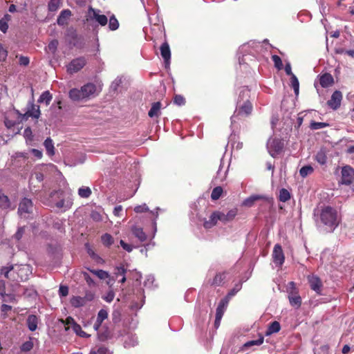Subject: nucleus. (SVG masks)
I'll list each match as a JSON object with an SVG mask.
<instances>
[{
    "instance_id": "f257e3e1",
    "label": "nucleus",
    "mask_w": 354,
    "mask_h": 354,
    "mask_svg": "<svg viewBox=\"0 0 354 354\" xmlns=\"http://www.w3.org/2000/svg\"><path fill=\"white\" fill-rule=\"evenodd\" d=\"M0 273L12 281H26L32 274V267L28 264L14 265L2 268Z\"/></svg>"
},
{
    "instance_id": "f03ea898",
    "label": "nucleus",
    "mask_w": 354,
    "mask_h": 354,
    "mask_svg": "<svg viewBox=\"0 0 354 354\" xmlns=\"http://www.w3.org/2000/svg\"><path fill=\"white\" fill-rule=\"evenodd\" d=\"M97 89L93 83H87L79 88H72L68 93L69 97L74 102L86 100L97 95Z\"/></svg>"
},
{
    "instance_id": "7ed1b4c3",
    "label": "nucleus",
    "mask_w": 354,
    "mask_h": 354,
    "mask_svg": "<svg viewBox=\"0 0 354 354\" xmlns=\"http://www.w3.org/2000/svg\"><path fill=\"white\" fill-rule=\"evenodd\" d=\"M319 220L329 232L333 231L339 223L337 211L329 206L325 207L321 210Z\"/></svg>"
},
{
    "instance_id": "20e7f679",
    "label": "nucleus",
    "mask_w": 354,
    "mask_h": 354,
    "mask_svg": "<svg viewBox=\"0 0 354 354\" xmlns=\"http://www.w3.org/2000/svg\"><path fill=\"white\" fill-rule=\"evenodd\" d=\"M267 147L270 156L274 158L282 152L284 148V142L279 138L270 139Z\"/></svg>"
},
{
    "instance_id": "39448f33",
    "label": "nucleus",
    "mask_w": 354,
    "mask_h": 354,
    "mask_svg": "<svg viewBox=\"0 0 354 354\" xmlns=\"http://www.w3.org/2000/svg\"><path fill=\"white\" fill-rule=\"evenodd\" d=\"M100 12V10H96L90 7L88 10L86 20H95L100 26H106L108 23V18L106 15H101Z\"/></svg>"
},
{
    "instance_id": "423d86ee",
    "label": "nucleus",
    "mask_w": 354,
    "mask_h": 354,
    "mask_svg": "<svg viewBox=\"0 0 354 354\" xmlns=\"http://www.w3.org/2000/svg\"><path fill=\"white\" fill-rule=\"evenodd\" d=\"M289 292H288V299L292 306L295 308H299L301 304V298L298 295L296 290L295 283L291 281L288 283Z\"/></svg>"
},
{
    "instance_id": "0eeeda50",
    "label": "nucleus",
    "mask_w": 354,
    "mask_h": 354,
    "mask_svg": "<svg viewBox=\"0 0 354 354\" xmlns=\"http://www.w3.org/2000/svg\"><path fill=\"white\" fill-rule=\"evenodd\" d=\"M86 64V59L84 57H80L71 60L67 65L66 71L69 74L76 73L80 71Z\"/></svg>"
},
{
    "instance_id": "6e6552de",
    "label": "nucleus",
    "mask_w": 354,
    "mask_h": 354,
    "mask_svg": "<svg viewBox=\"0 0 354 354\" xmlns=\"http://www.w3.org/2000/svg\"><path fill=\"white\" fill-rule=\"evenodd\" d=\"M32 203L30 199L24 198L20 202L18 209V213L21 217L28 218L32 213Z\"/></svg>"
},
{
    "instance_id": "1a4fd4ad",
    "label": "nucleus",
    "mask_w": 354,
    "mask_h": 354,
    "mask_svg": "<svg viewBox=\"0 0 354 354\" xmlns=\"http://www.w3.org/2000/svg\"><path fill=\"white\" fill-rule=\"evenodd\" d=\"M342 176L340 183L349 185L354 180V169L350 166H344L342 169Z\"/></svg>"
},
{
    "instance_id": "9d476101",
    "label": "nucleus",
    "mask_w": 354,
    "mask_h": 354,
    "mask_svg": "<svg viewBox=\"0 0 354 354\" xmlns=\"http://www.w3.org/2000/svg\"><path fill=\"white\" fill-rule=\"evenodd\" d=\"M252 104L249 101L245 102L243 104L239 105L234 111V115L232 116V122H235V118L238 115H248L252 111Z\"/></svg>"
},
{
    "instance_id": "9b49d317",
    "label": "nucleus",
    "mask_w": 354,
    "mask_h": 354,
    "mask_svg": "<svg viewBox=\"0 0 354 354\" xmlns=\"http://www.w3.org/2000/svg\"><path fill=\"white\" fill-rule=\"evenodd\" d=\"M273 262L279 266H281L284 262L285 257L281 246L276 244L272 252Z\"/></svg>"
},
{
    "instance_id": "f8f14e48",
    "label": "nucleus",
    "mask_w": 354,
    "mask_h": 354,
    "mask_svg": "<svg viewBox=\"0 0 354 354\" xmlns=\"http://www.w3.org/2000/svg\"><path fill=\"white\" fill-rule=\"evenodd\" d=\"M342 99V93L339 91H335L328 101V104L333 109H337L340 106Z\"/></svg>"
},
{
    "instance_id": "ddd939ff",
    "label": "nucleus",
    "mask_w": 354,
    "mask_h": 354,
    "mask_svg": "<svg viewBox=\"0 0 354 354\" xmlns=\"http://www.w3.org/2000/svg\"><path fill=\"white\" fill-rule=\"evenodd\" d=\"M259 200H263L266 201L268 203H271V200L264 196L262 195H252L250 197L245 198L243 202V205L245 207H250L254 205V203Z\"/></svg>"
},
{
    "instance_id": "4468645a",
    "label": "nucleus",
    "mask_w": 354,
    "mask_h": 354,
    "mask_svg": "<svg viewBox=\"0 0 354 354\" xmlns=\"http://www.w3.org/2000/svg\"><path fill=\"white\" fill-rule=\"evenodd\" d=\"M236 214V209H230L227 211L226 213L218 211L220 221H221L223 223H227V222L232 221L235 218Z\"/></svg>"
},
{
    "instance_id": "2eb2a0df",
    "label": "nucleus",
    "mask_w": 354,
    "mask_h": 354,
    "mask_svg": "<svg viewBox=\"0 0 354 354\" xmlns=\"http://www.w3.org/2000/svg\"><path fill=\"white\" fill-rule=\"evenodd\" d=\"M218 221H220L218 211H215L210 215L209 220L204 221L203 227L205 229H210L215 226Z\"/></svg>"
},
{
    "instance_id": "dca6fc26",
    "label": "nucleus",
    "mask_w": 354,
    "mask_h": 354,
    "mask_svg": "<svg viewBox=\"0 0 354 354\" xmlns=\"http://www.w3.org/2000/svg\"><path fill=\"white\" fill-rule=\"evenodd\" d=\"M160 54L164 59L166 66L169 64L171 58V52L169 44L167 42L163 43L160 46Z\"/></svg>"
},
{
    "instance_id": "f3484780",
    "label": "nucleus",
    "mask_w": 354,
    "mask_h": 354,
    "mask_svg": "<svg viewBox=\"0 0 354 354\" xmlns=\"http://www.w3.org/2000/svg\"><path fill=\"white\" fill-rule=\"evenodd\" d=\"M108 311L105 309H101L97 316L96 321L93 325V328L95 330H98L100 327L101 326L104 320L107 319L108 317Z\"/></svg>"
},
{
    "instance_id": "a211bd4d",
    "label": "nucleus",
    "mask_w": 354,
    "mask_h": 354,
    "mask_svg": "<svg viewBox=\"0 0 354 354\" xmlns=\"http://www.w3.org/2000/svg\"><path fill=\"white\" fill-rule=\"evenodd\" d=\"M319 83L323 88H327L333 84L334 79L330 74L324 73L320 76Z\"/></svg>"
},
{
    "instance_id": "6ab92c4d",
    "label": "nucleus",
    "mask_w": 354,
    "mask_h": 354,
    "mask_svg": "<svg viewBox=\"0 0 354 354\" xmlns=\"http://www.w3.org/2000/svg\"><path fill=\"white\" fill-rule=\"evenodd\" d=\"M308 281L311 289L315 290L316 292L319 293L322 288V282L320 279L315 276L308 277Z\"/></svg>"
},
{
    "instance_id": "aec40b11",
    "label": "nucleus",
    "mask_w": 354,
    "mask_h": 354,
    "mask_svg": "<svg viewBox=\"0 0 354 354\" xmlns=\"http://www.w3.org/2000/svg\"><path fill=\"white\" fill-rule=\"evenodd\" d=\"M71 16V11L70 10H64L59 14L57 18V24L60 26L66 24L67 20Z\"/></svg>"
},
{
    "instance_id": "412c9836",
    "label": "nucleus",
    "mask_w": 354,
    "mask_h": 354,
    "mask_svg": "<svg viewBox=\"0 0 354 354\" xmlns=\"http://www.w3.org/2000/svg\"><path fill=\"white\" fill-rule=\"evenodd\" d=\"M133 235L138 239L140 242H143L147 239V235L144 232L142 228L133 226L131 228Z\"/></svg>"
},
{
    "instance_id": "4be33fe9",
    "label": "nucleus",
    "mask_w": 354,
    "mask_h": 354,
    "mask_svg": "<svg viewBox=\"0 0 354 354\" xmlns=\"http://www.w3.org/2000/svg\"><path fill=\"white\" fill-rule=\"evenodd\" d=\"M38 319L36 315H30L27 318L28 328L30 331H35L37 328Z\"/></svg>"
},
{
    "instance_id": "5701e85b",
    "label": "nucleus",
    "mask_w": 354,
    "mask_h": 354,
    "mask_svg": "<svg viewBox=\"0 0 354 354\" xmlns=\"http://www.w3.org/2000/svg\"><path fill=\"white\" fill-rule=\"evenodd\" d=\"M281 329V326L279 322L274 321L270 324L267 330L266 331V335L269 336L273 333H276L279 332Z\"/></svg>"
},
{
    "instance_id": "b1692460",
    "label": "nucleus",
    "mask_w": 354,
    "mask_h": 354,
    "mask_svg": "<svg viewBox=\"0 0 354 354\" xmlns=\"http://www.w3.org/2000/svg\"><path fill=\"white\" fill-rule=\"evenodd\" d=\"M11 206L8 197L0 189V207L2 209H8Z\"/></svg>"
},
{
    "instance_id": "393cba45",
    "label": "nucleus",
    "mask_w": 354,
    "mask_h": 354,
    "mask_svg": "<svg viewBox=\"0 0 354 354\" xmlns=\"http://www.w3.org/2000/svg\"><path fill=\"white\" fill-rule=\"evenodd\" d=\"M228 299L227 298H223L221 300L216 312V315L221 316L223 317L224 312L228 304Z\"/></svg>"
},
{
    "instance_id": "a878e982",
    "label": "nucleus",
    "mask_w": 354,
    "mask_h": 354,
    "mask_svg": "<svg viewBox=\"0 0 354 354\" xmlns=\"http://www.w3.org/2000/svg\"><path fill=\"white\" fill-rule=\"evenodd\" d=\"M11 20V16L6 14L3 18L0 19V30L3 32H6L8 29V21Z\"/></svg>"
},
{
    "instance_id": "bb28decb",
    "label": "nucleus",
    "mask_w": 354,
    "mask_h": 354,
    "mask_svg": "<svg viewBox=\"0 0 354 354\" xmlns=\"http://www.w3.org/2000/svg\"><path fill=\"white\" fill-rule=\"evenodd\" d=\"M44 145L46 148L47 153L52 156L55 154L54 144L51 138H48L45 140Z\"/></svg>"
},
{
    "instance_id": "cd10ccee",
    "label": "nucleus",
    "mask_w": 354,
    "mask_h": 354,
    "mask_svg": "<svg viewBox=\"0 0 354 354\" xmlns=\"http://www.w3.org/2000/svg\"><path fill=\"white\" fill-rule=\"evenodd\" d=\"M71 304L75 308H80L86 305L83 297L79 296H73L71 299Z\"/></svg>"
},
{
    "instance_id": "c85d7f7f",
    "label": "nucleus",
    "mask_w": 354,
    "mask_h": 354,
    "mask_svg": "<svg viewBox=\"0 0 354 354\" xmlns=\"http://www.w3.org/2000/svg\"><path fill=\"white\" fill-rule=\"evenodd\" d=\"M161 107V104L159 102H155L152 104L151 109L149 110L148 115L149 117L153 118L158 116Z\"/></svg>"
},
{
    "instance_id": "c756f323",
    "label": "nucleus",
    "mask_w": 354,
    "mask_h": 354,
    "mask_svg": "<svg viewBox=\"0 0 354 354\" xmlns=\"http://www.w3.org/2000/svg\"><path fill=\"white\" fill-rule=\"evenodd\" d=\"M52 100V95L49 91H44L39 97L38 102L48 105Z\"/></svg>"
},
{
    "instance_id": "7c9ffc66",
    "label": "nucleus",
    "mask_w": 354,
    "mask_h": 354,
    "mask_svg": "<svg viewBox=\"0 0 354 354\" xmlns=\"http://www.w3.org/2000/svg\"><path fill=\"white\" fill-rule=\"evenodd\" d=\"M91 189L88 187L82 186L78 189V195L81 198H87L91 195Z\"/></svg>"
},
{
    "instance_id": "2f4dec72",
    "label": "nucleus",
    "mask_w": 354,
    "mask_h": 354,
    "mask_svg": "<svg viewBox=\"0 0 354 354\" xmlns=\"http://www.w3.org/2000/svg\"><path fill=\"white\" fill-rule=\"evenodd\" d=\"M58 44V41L57 39H53L50 41L48 46L46 48V50L48 53H50L53 55H55L57 51Z\"/></svg>"
},
{
    "instance_id": "473e14b6",
    "label": "nucleus",
    "mask_w": 354,
    "mask_h": 354,
    "mask_svg": "<svg viewBox=\"0 0 354 354\" xmlns=\"http://www.w3.org/2000/svg\"><path fill=\"white\" fill-rule=\"evenodd\" d=\"M315 160L320 164V165H325L327 161V156L326 155V153L324 151L321 150L318 151L315 156Z\"/></svg>"
},
{
    "instance_id": "72a5a7b5",
    "label": "nucleus",
    "mask_w": 354,
    "mask_h": 354,
    "mask_svg": "<svg viewBox=\"0 0 354 354\" xmlns=\"http://www.w3.org/2000/svg\"><path fill=\"white\" fill-rule=\"evenodd\" d=\"M290 84L292 88L294 89L295 95H297L299 94V83L295 75H292V76H290Z\"/></svg>"
},
{
    "instance_id": "f704fd0d",
    "label": "nucleus",
    "mask_w": 354,
    "mask_h": 354,
    "mask_svg": "<svg viewBox=\"0 0 354 354\" xmlns=\"http://www.w3.org/2000/svg\"><path fill=\"white\" fill-rule=\"evenodd\" d=\"M313 168L310 165L302 167L299 170V174L302 178H306L313 172Z\"/></svg>"
},
{
    "instance_id": "c9c22d12",
    "label": "nucleus",
    "mask_w": 354,
    "mask_h": 354,
    "mask_svg": "<svg viewBox=\"0 0 354 354\" xmlns=\"http://www.w3.org/2000/svg\"><path fill=\"white\" fill-rule=\"evenodd\" d=\"M263 337L261 336L259 339L256 340H251L245 343L243 345V348H248L253 346H260L263 343Z\"/></svg>"
},
{
    "instance_id": "e433bc0d",
    "label": "nucleus",
    "mask_w": 354,
    "mask_h": 354,
    "mask_svg": "<svg viewBox=\"0 0 354 354\" xmlns=\"http://www.w3.org/2000/svg\"><path fill=\"white\" fill-rule=\"evenodd\" d=\"M62 0H50L48 10L50 12L56 11L62 5Z\"/></svg>"
},
{
    "instance_id": "4c0bfd02",
    "label": "nucleus",
    "mask_w": 354,
    "mask_h": 354,
    "mask_svg": "<svg viewBox=\"0 0 354 354\" xmlns=\"http://www.w3.org/2000/svg\"><path fill=\"white\" fill-rule=\"evenodd\" d=\"M119 28V22L114 15H112L109 18V28L110 30L114 31Z\"/></svg>"
},
{
    "instance_id": "58836bf2",
    "label": "nucleus",
    "mask_w": 354,
    "mask_h": 354,
    "mask_svg": "<svg viewBox=\"0 0 354 354\" xmlns=\"http://www.w3.org/2000/svg\"><path fill=\"white\" fill-rule=\"evenodd\" d=\"M290 198V192L286 189H281L279 191V199L281 202H286Z\"/></svg>"
},
{
    "instance_id": "ea45409f",
    "label": "nucleus",
    "mask_w": 354,
    "mask_h": 354,
    "mask_svg": "<svg viewBox=\"0 0 354 354\" xmlns=\"http://www.w3.org/2000/svg\"><path fill=\"white\" fill-rule=\"evenodd\" d=\"M90 271L100 279H105L109 277V274L102 270H90Z\"/></svg>"
},
{
    "instance_id": "a19ab883",
    "label": "nucleus",
    "mask_w": 354,
    "mask_h": 354,
    "mask_svg": "<svg viewBox=\"0 0 354 354\" xmlns=\"http://www.w3.org/2000/svg\"><path fill=\"white\" fill-rule=\"evenodd\" d=\"M223 193V189L221 187L218 186L214 188L211 194V198L213 201L218 200Z\"/></svg>"
},
{
    "instance_id": "79ce46f5",
    "label": "nucleus",
    "mask_w": 354,
    "mask_h": 354,
    "mask_svg": "<svg viewBox=\"0 0 354 354\" xmlns=\"http://www.w3.org/2000/svg\"><path fill=\"white\" fill-rule=\"evenodd\" d=\"M73 330L76 333V335H77L78 336H80L81 337H88L90 336L86 332L82 330V327L78 324H74V327H73Z\"/></svg>"
},
{
    "instance_id": "37998d69",
    "label": "nucleus",
    "mask_w": 354,
    "mask_h": 354,
    "mask_svg": "<svg viewBox=\"0 0 354 354\" xmlns=\"http://www.w3.org/2000/svg\"><path fill=\"white\" fill-rule=\"evenodd\" d=\"M27 114L32 118H38L40 115L39 107L38 106L32 105L31 109L27 112Z\"/></svg>"
},
{
    "instance_id": "c03bdc74",
    "label": "nucleus",
    "mask_w": 354,
    "mask_h": 354,
    "mask_svg": "<svg viewBox=\"0 0 354 354\" xmlns=\"http://www.w3.org/2000/svg\"><path fill=\"white\" fill-rule=\"evenodd\" d=\"M102 241L104 245L110 246L113 243V239L109 234H105L102 236Z\"/></svg>"
},
{
    "instance_id": "a18cd8bd",
    "label": "nucleus",
    "mask_w": 354,
    "mask_h": 354,
    "mask_svg": "<svg viewBox=\"0 0 354 354\" xmlns=\"http://www.w3.org/2000/svg\"><path fill=\"white\" fill-rule=\"evenodd\" d=\"M272 59L274 64V66L278 70H281L283 68V64L281 59L277 55H274L272 56Z\"/></svg>"
},
{
    "instance_id": "49530a36",
    "label": "nucleus",
    "mask_w": 354,
    "mask_h": 354,
    "mask_svg": "<svg viewBox=\"0 0 354 354\" xmlns=\"http://www.w3.org/2000/svg\"><path fill=\"white\" fill-rule=\"evenodd\" d=\"M328 126V124L325 122H312L310 123V127L311 129L317 130L323 129Z\"/></svg>"
},
{
    "instance_id": "de8ad7c7",
    "label": "nucleus",
    "mask_w": 354,
    "mask_h": 354,
    "mask_svg": "<svg viewBox=\"0 0 354 354\" xmlns=\"http://www.w3.org/2000/svg\"><path fill=\"white\" fill-rule=\"evenodd\" d=\"M33 348V342L31 340L24 342L21 346V350L24 352L30 351Z\"/></svg>"
},
{
    "instance_id": "09e8293b",
    "label": "nucleus",
    "mask_w": 354,
    "mask_h": 354,
    "mask_svg": "<svg viewBox=\"0 0 354 354\" xmlns=\"http://www.w3.org/2000/svg\"><path fill=\"white\" fill-rule=\"evenodd\" d=\"M134 211L136 213H142L149 211V209L148 206L145 203H144L142 205L136 206L134 207Z\"/></svg>"
},
{
    "instance_id": "8fccbe9b",
    "label": "nucleus",
    "mask_w": 354,
    "mask_h": 354,
    "mask_svg": "<svg viewBox=\"0 0 354 354\" xmlns=\"http://www.w3.org/2000/svg\"><path fill=\"white\" fill-rule=\"evenodd\" d=\"M64 323L66 325H67V326L65 327V330H68L69 329V326H71L72 328H73L74 327V324H77L73 318H72L71 317H68L66 320L64 321Z\"/></svg>"
},
{
    "instance_id": "3c124183",
    "label": "nucleus",
    "mask_w": 354,
    "mask_h": 354,
    "mask_svg": "<svg viewBox=\"0 0 354 354\" xmlns=\"http://www.w3.org/2000/svg\"><path fill=\"white\" fill-rule=\"evenodd\" d=\"M125 273L126 269L124 268V266H118L115 268L114 274L116 277H118L119 276H124Z\"/></svg>"
},
{
    "instance_id": "603ef678",
    "label": "nucleus",
    "mask_w": 354,
    "mask_h": 354,
    "mask_svg": "<svg viewBox=\"0 0 354 354\" xmlns=\"http://www.w3.org/2000/svg\"><path fill=\"white\" fill-rule=\"evenodd\" d=\"M174 103H175L176 104H177V105H178V106H181V105L185 104V98H184L182 95H176L174 97Z\"/></svg>"
},
{
    "instance_id": "864d4df0",
    "label": "nucleus",
    "mask_w": 354,
    "mask_h": 354,
    "mask_svg": "<svg viewBox=\"0 0 354 354\" xmlns=\"http://www.w3.org/2000/svg\"><path fill=\"white\" fill-rule=\"evenodd\" d=\"M68 294V287L66 286H60L59 295L60 297H66Z\"/></svg>"
},
{
    "instance_id": "5fc2aeb1",
    "label": "nucleus",
    "mask_w": 354,
    "mask_h": 354,
    "mask_svg": "<svg viewBox=\"0 0 354 354\" xmlns=\"http://www.w3.org/2000/svg\"><path fill=\"white\" fill-rule=\"evenodd\" d=\"M82 274L84 280L86 281L88 286H92L95 285L93 279L90 277V275L87 272H82Z\"/></svg>"
},
{
    "instance_id": "6e6d98bb",
    "label": "nucleus",
    "mask_w": 354,
    "mask_h": 354,
    "mask_svg": "<svg viewBox=\"0 0 354 354\" xmlns=\"http://www.w3.org/2000/svg\"><path fill=\"white\" fill-rule=\"evenodd\" d=\"M120 244L121 247L128 252H131L133 250V246L130 244L125 243L123 240H120Z\"/></svg>"
},
{
    "instance_id": "4d7b16f0",
    "label": "nucleus",
    "mask_w": 354,
    "mask_h": 354,
    "mask_svg": "<svg viewBox=\"0 0 354 354\" xmlns=\"http://www.w3.org/2000/svg\"><path fill=\"white\" fill-rule=\"evenodd\" d=\"M95 295L93 292L91 291H88L86 292L84 297H83V299L86 304L88 301H91L94 299Z\"/></svg>"
},
{
    "instance_id": "13d9d810",
    "label": "nucleus",
    "mask_w": 354,
    "mask_h": 354,
    "mask_svg": "<svg viewBox=\"0 0 354 354\" xmlns=\"http://www.w3.org/2000/svg\"><path fill=\"white\" fill-rule=\"evenodd\" d=\"M8 55V52L5 50L2 45L0 44V61H4Z\"/></svg>"
},
{
    "instance_id": "bf43d9fd",
    "label": "nucleus",
    "mask_w": 354,
    "mask_h": 354,
    "mask_svg": "<svg viewBox=\"0 0 354 354\" xmlns=\"http://www.w3.org/2000/svg\"><path fill=\"white\" fill-rule=\"evenodd\" d=\"M91 216L95 221H100L102 219V215L96 211H93L91 214Z\"/></svg>"
},
{
    "instance_id": "052dcab7",
    "label": "nucleus",
    "mask_w": 354,
    "mask_h": 354,
    "mask_svg": "<svg viewBox=\"0 0 354 354\" xmlns=\"http://www.w3.org/2000/svg\"><path fill=\"white\" fill-rule=\"evenodd\" d=\"M24 233V227L19 228L17 232H16V234L14 236L15 239H16L17 241H19L21 239Z\"/></svg>"
},
{
    "instance_id": "680f3d73",
    "label": "nucleus",
    "mask_w": 354,
    "mask_h": 354,
    "mask_svg": "<svg viewBox=\"0 0 354 354\" xmlns=\"http://www.w3.org/2000/svg\"><path fill=\"white\" fill-rule=\"evenodd\" d=\"M5 289H6V284L4 281L0 280V296L1 297H4L5 293Z\"/></svg>"
},
{
    "instance_id": "e2e57ef3",
    "label": "nucleus",
    "mask_w": 354,
    "mask_h": 354,
    "mask_svg": "<svg viewBox=\"0 0 354 354\" xmlns=\"http://www.w3.org/2000/svg\"><path fill=\"white\" fill-rule=\"evenodd\" d=\"M31 153L34 156L37 158L38 159H40L42 158V151L36 149H32L31 150Z\"/></svg>"
},
{
    "instance_id": "0e129e2a",
    "label": "nucleus",
    "mask_w": 354,
    "mask_h": 354,
    "mask_svg": "<svg viewBox=\"0 0 354 354\" xmlns=\"http://www.w3.org/2000/svg\"><path fill=\"white\" fill-rule=\"evenodd\" d=\"M223 280V274H218L215 276L214 279L213 283L216 285H219L221 283V281Z\"/></svg>"
},
{
    "instance_id": "69168bd1",
    "label": "nucleus",
    "mask_w": 354,
    "mask_h": 354,
    "mask_svg": "<svg viewBox=\"0 0 354 354\" xmlns=\"http://www.w3.org/2000/svg\"><path fill=\"white\" fill-rule=\"evenodd\" d=\"M285 71L288 75L292 76L294 75L292 72L291 65L289 62L286 63L285 66Z\"/></svg>"
},
{
    "instance_id": "338daca9",
    "label": "nucleus",
    "mask_w": 354,
    "mask_h": 354,
    "mask_svg": "<svg viewBox=\"0 0 354 354\" xmlns=\"http://www.w3.org/2000/svg\"><path fill=\"white\" fill-rule=\"evenodd\" d=\"M240 290V287L239 286H237V288L236 289H233L227 295V297L225 298H227V299L229 300L232 297H233L239 290Z\"/></svg>"
},
{
    "instance_id": "774afa93",
    "label": "nucleus",
    "mask_w": 354,
    "mask_h": 354,
    "mask_svg": "<svg viewBox=\"0 0 354 354\" xmlns=\"http://www.w3.org/2000/svg\"><path fill=\"white\" fill-rule=\"evenodd\" d=\"M114 299V293L109 292L107 295L104 297V300L107 302H111Z\"/></svg>"
}]
</instances>
